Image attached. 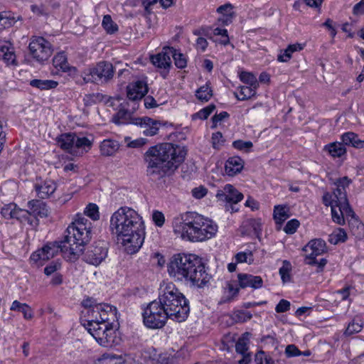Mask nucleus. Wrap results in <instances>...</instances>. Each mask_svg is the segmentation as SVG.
Segmentation results:
<instances>
[{
	"label": "nucleus",
	"instance_id": "obj_1",
	"mask_svg": "<svg viewBox=\"0 0 364 364\" xmlns=\"http://www.w3.org/2000/svg\"><path fill=\"white\" fill-rule=\"evenodd\" d=\"M110 228L128 254H134L143 245L145 232L141 217L134 209L121 207L110 219Z\"/></svg>",
	"mask_w": 364,
	"mask_h": 364
},
{
	"label": "nucleus",
	"instance_id": "obj_2",
	"mask_svg": "<svg viewBox=\"0 0 364 364\" xmlns=\"http://www.w3.org/2000/svg\"><path fill=\"white\" fill-rule=\"evenodd\" d=\"M186 154L183 147L171 143L150 147L144 156L147 176L152 181H158L169 175L183 161Z\"/></svg>",
	"mask_w": 364,
	"mask_h": 364
},
{
	"label": "nucleus",
	"instance_id": "obj_3",
	"mask_svg": "<svg viewBox=\"0 0 364 364\" xmlns=\"http://www.w3.org/2000/svg\"><path fill=\"white\" fill-rule=\"evenodd\" d=\"M168 272L176 279L189 282L199 288L205 287L211 279L201 259L193 254L174 255L168 264Z\"/></svg>",
	"mask_w": 364,
	"mask_h": 364
},
{
	"label": "nucleus",
	"instance_id": "obj_4",
	"mask_svg": "<svg viewBox=\"0 0 364 364\" xmlns=\"http://www.w3.org/2000/svg\"><path fill=\"white\" fill-rule=\"evenodd\" d=\"M173 231L183 240L202 242L213 237L218 225L211 220L194 212H187L174 219Z\"/></svg>",
	"mask_w": 364,
	"mask_h": 364
},
{
	"label": "nucleus",
	"instance_id": "obj_5",
	"mask_svg": "<svg viewBox=\"0 0 364 364\" xmlns=\"http://www.w3.org/2000/svg\"><path fill=\"white\" fill-rule=\"evenodd\" d=\"M352 181L347 176L336 179L333 184L336 188L332 193H326L323 196L325 205L331 208V217L334 223L338 225L345 223V217L348 220L350 216H355V213L350 207L348 198L346 188Z\"/></svg>",
	"mask_w": 364,
	"mask_h": 364
},
{
	"label": "nucleus",
	"instance_id": "obj_6",
	"mask_svg": "<svg viewBox=\"0 0 364 364\" xmlns=\"http://www.w3.org/2000/svg\"><path fill=\"white\" fill-rule=\"evenodd\" d=\"M158 299L168 314L169 318L177 322L187 318L190 311L188 301L173 283L161 284Z\"/></svg>",
	"mask_w": 364,
	"mask_h": 364
},
{
	"label": "nucleus",
	"instance_id": "obj_7",
	"mask_svg": "<svg viewBox=\"0 0 364 364\" xmlns=\"http://www.w3.org/2000/svg\"><path fill=\"white\" fill-rule=\"evenodd\" d=\"M66 241L72 242L75 255L82 253L83 247L91 239V223L82 215L77 214L75 220L65 230Z\"/></svg>",
	"mask_w": 364,
	"mask_h": 364
},
{
	"label": "nucleus",
	"instance_id": "obj_8",
	"mask_svg": "<svg viewBox=\"0 0 364 364\" xmlns=\"http://www.w3.org/2000/svg\"><path fill=\"white\" fill-rule=\"evenodd\" d=\"M72 242L66 241V237L60 242H55L53 243H48L44 245L41 249L36 250L31 255V260L34 263H39L42 265L41 261H47L54 257L59 252H62L65 255L68 254L67 256L70 260L76 259L80 255H75L72 251L71 247H73Z\"/></svg>",
	"mask_w": 364,
	"mask_h": 364
},
{
	"label": "nucleus",
	"instance_id": "obj_9",
	"mask_svg": "<svg viewBox=\"0 0 364 364\" xmlns=\"http://www.w3.org/2000/svg\"><path fill=\"white\" fill-rule=\"evenodd\" d=\"M61 149L73 155H82L87 152L92 146V139L86 136H78L75 133H65L57 137Z\"/></svg>",
	"mask_w": 364,
	"mask_h": 364
},
{
	"label": "nucleus",
	"instance_id": "obj_10",
	"mask_svg": "<svg viewBox=\"0 0 364 364\" xmlns=\"http://www.w3.org/2000/svg\"><path fill=\"white\" fill-rule=\"evenodd\" d=\"M169 318L164 306L158 300L150 302L143 313L144 325L150 328H162Z\"/></svg>",
	"mask_w": 364,
	"mask_h": 364
},
{
	"label": "nucleus",
	"instance_id": "obj_11",
	"mask_svg": "<svg viewBox=\"0 0 364 364\" xmlns=\"http://www.w3.org/2000/svg\"><path fill=\"white\" fill-rule=\"evenodd\" d=\"M114 73V68L111 63L101 61L84 72L83 80L85 82L107 83L112 79Z\"/></svg>",
	"mask_w": 364,
	"mask_h": 364
},
{
	"label": "nucleus",
	"instance_id": "obj_12",
	"mask_svg": "<svg viewBox=\"0 0 364 364\" xmlns=\"http://www.w3.org/2000/svg\"><path fill=\"white\" fill-rule=\"evenodd\" d=\"M303 251L305 252V262L309 265H316L317 272L322 271L327 260L324 258L318 260L316 257L327 252L326 242L321 239L311 240L304 247Z\"/></svg>",
	"mask_w": 364,
	"mask_h": 364
},
{
	"label": "nucleus",
	"instance_id": "obj_13",
	"mask_svg": "<svg viewBox=\"0 0 364 364\" xmlns=\"http://www.w3.org/2000/svg\"><path fill=\"white\" fill-rule=\"evenodd\" d=\"M86 328L100 346L111 348L116 343V333L111 323H94L92 328Z\"/></svg>",
	"mask_w": 364,
	"mask_h": 364
},
{
	"label": "nucleus",
	"instance_id": "obj_14",
	"mask_svg": "<svg viewBox=\"0 0 364 364\" xmlns=\"http://www.w3.org/2000/svg\"><path fill=\"white\" fill-rule=\"evenodd\" d=\"M28 48L32 57L38 62L47 60L53 53L50 43L43 37L33 38Z\"/></svg>",
	"mask_w": 364,
	"mask_h": 364
},
{
	"label": "nucleus",
	"instance_id": "obj_15",
	"mask_svg": "<svg viewBox=\"0 0 364 364\" xmlns=\"http://www.w3.org/2000/svg\"><path fill=\"white\" fill-rule=\"evenodd\" d=\"M108 243L99 240L91 245L84 254V260L92 265H99L107 256Z\"/></svg>",
	"mask_w": 364,
	"mask_h": 364
},
{
	"label": "nucleus",
	"instance_id": "obj_16",
	"mask_svg": "<svg viewBox=\"0 0 364 364\" xmlns=\"http://www.w3.org/2000/svg\"><path fill=\"white\" fill-rule=\"evenodd\" d=\"M216 198L221 201H226L230 204H237L242 200L243 195L231 184H226L223 189L217 191Z\"/></svg>",
	"mask_w": 364,
	"mask_h": 364
},
{
	"label": "nucleus",
	"instance_id": "obj_17",
	"mask_svg": "<svg viewBox=\"0 0 364 364\" xmlns=\"http://www.w3.org/2000/svg\"><path fill=\"white\" fill-rule=\"evenodd\" d=\"M171 53L169 51V47L164 48L163 50L151 58L152 63L159 68L164 69L161 73L164 78H166L169 68L171 66Z\"/></svg>",
	"mask_w": 364,
	"mask_h": 364
},
{
	"label": "nucleus",
	"instance_id": "obj_18",
	"mask_svg": "<svg viewBox=\"0 0 364 364\" xmlns=\"http://www.w3.org/2000/svg\"><path fill=\"white\" fill-rule=\"evenodd\" d=\"M148 92V86L142 80H137L129 83L127 86V97L132 101L141 100Z\"/></svg>",
	"mask_w": 364,
	"mask_h": 364
},
{
	"label": "nucleus",
	"instance_id": "obj_19",
	"mask_svg": "<svg viewBox=\"0 0 364 364\" xmlns=\"http://www.w3.org/2000/svg\"><path fill=\"white\" fill-rule=\"evenodd\" d=\"M239 286L242 289L252 288L259 289L263 285V280L260 276H255L250 274L240 273L237 274Z\"/></svg>",
	"mask_w": 364,
	"mask_h": 364
},
{
	"label": "nucleus",
	"instance_id": "obj_20",
	"mask_svg": "<svg viewBox=\"0 0 364 364\" xmlns=\"http://www.w3.org/2000/svg\"><path fill=\"white\" fill-rule=\"evenodd\" d=\"M35 191L38 197L42 199L50 197L56 190V183L51 180H46L35 184Z\"/></svg>",
	"mask_w": 364,
	"mask_h": 364
},
{
	"label": "nucleus",
	"instance_id": "obj_21",
	"mask_svg": "<svg viewBox=\"0 0 364 364\" xmlns=\"http://www.w3.org/2000/svg\"><path fill=\"white\" fill-rule=\"evenodd\" d=\"M291 216L290 208L287 205H277L274 208L273 218L277 230H280L284 222Z\"/></svg>",
	"mask_w": 364,
	"mask_h": 364
},
{
	"label": "nucleus",
	"instance_id": "obj_22",
	"mask_svg": "<svg viewBox=\"0 0 364 364\" xmlns=\"http://www.w3.org/2000/svg\"><path fill=\"white\" fill-rule=\"evenodd\" d=\"M28 213L34 217L45 218L48 216V210L42 200H31L28 203Z\"/></svg>",
	"mask_w": 364,
	"mask_h": 364
},
{
	"label": "nucleus",
	"instance_id": "obj_23",
	"mask_svg": "<svg viewBox=\"0 0 364 364\" xmlns=\"http://www.w3.org/2000/svg\"><path fill=\"white\" fill-rule=\"evenodd\" d=\"M134 124H139L144 127L143 133L146 136H154L159 131L158 122L149 117L136 118Z\"/></svg>",
	"mask_w": 364,
	"mask_h": 364
},
{
	"label": "nucleus",
	"instance_id": "obj_24",
	"mask_svg": "<svg viewBox=\"0 0 364 364\" xmlns=\"http://www.w3.org/2000/svg\"><path fill=\"white\" fill-rule=\"evenodd\" d=\"M244 167V162L239 156L230 157L225 162V171L230 176H233L241 172Z\"/></svg>",
	"mask_w": 364,
	"mask_h": 364
},
{
	"label": "nucleus",
	"instance_id": "obj_25",
	"mask_svg": "<svg viewBox=\"0 0 364 364\" xmlns=\"http://www.w3.org/2000/svg\"><path fill=\"white\" fill-rule=\"evenodd\" d=\"M323 151L333 158H341L346 154V149L341 141L329 143L324 146Z\"/></svg>",
	"mask_w": 364,
	"mask_h": 364
},
{
	"label": "nucleus",
	"instance_id": "obj_26",
	"mask_svg": "<svg viewBox=\"0 0 364 364\" xmlns=\"http://www.w3.org/2000/svg\"><path fill=\"white\" fill-rule=\"evenodd\" d=\"M0 58H2L7 65L16 64L14 48L9 42H4L0 44Z\"/></svg>",
	"mask_w": 364,
	"mask_h": 364
},
{
	"label": "nucleus",
	"instance_id": "obj_27",
	"mask_svg": "<svg viewBox=\"0 0 364 364\" xmlns=\"http://www.w3.org/2000/svg\"><path fill=\"white\" fill-rule=\"evenodd\" d=\"M136 118L132 117V113L129 110L121 108L112 117V122L117 124H134Z\"/></svg>",
	"mask_w": 364,
	"mask_h": 364
},
{
	"label": "nucleus",
	"instance_id": "obj_28",
	"mask_svg": "<svg viewBox=\"0 0 364 364\" xmlns=\"http://www.w3.org/2000/svg\"><path fill=\"white\" fill-rule=\"evenodd\" d=\"M341 139L346 146H351L356 149L364 148V140L359 139L358 136L354 132H346L341 135Z\"/></svg>",
	"mask_w": 364,
	"mask_h": 364
},
{
	"label": "nucleus",
	"instance_id": "obj_29",
	"mask_svg": "<svg viewBox=\"0 0 364 364\" xmlns=\"http://www.w3.org/2000/svg\"><path fill=\"white\" fill-rule=\"evenodd\" d=\"M119 144L117 141L113 139H105L100 146L102 155L110 156L114 155L119 149Z\"/></svg>",
	"mask_w": 364,
	"mask_h": 364
},
{
	"label": "nucleus",
	"instance_id": "obj_30",
	"mask_svg": "<svg viewBox=\"0 0 364 364\" xmlns=\"http://www.w3.org/2000/svg\"><path fill=\"white\" fill-rule=\"evenodd\" d=\"M53 64L57 69L63 72L76 71V68L70 67L67 60L65 53L61 52L55 55L53 59Z\"/></svg>",
	"mask_w": 364,
	"mask_h": 364
},
{
	"label": "nucleus",
	"instance_id": "obj_31",
	"mask_svg": "<svg viewBox=\"0 0 364 364\" xmlns=\"http://www.w3.org/2000/svg\"><path fill=\"white\" fill-rule=\"evenodd\" d=\"M348 218V224L351 233L355 236V237L361 239L364 237V225L359 220V219L355 216H350Z\"/></svg>",
	"mask_w": 364,
	"mask_h": 364
},
{
	"label": "nucleus",
	"instance_id": "obj_32",
	"mask_svg": "<svg viewBox=\"0 0 364 364\" xmlns=\"http://www.w3.org/2000/svg\"><path fill=\"white\" fill-rule=\"evenodd\" d=\"M10 309L14 311L21 312L25 319L29 320L33 317L31 308L26 303H21L17 300L13 301Z\"/></svg>",
	"mask_w": 364,
	"mask_h": 364
},
{
	"label": "nucleus",
	"instance_id": "obj_33",
	"mask_svg": "<svg viewBox=\"0 0 364 364\" xmlns=\"http://www.w3.org/2000/svg\"><path fill=\"white\" fill-rule=\"evenodd\" d=\"M29 85L41 90H48L55 89L58 85V82L52 80L33 79L29 82Z\"/></svg>",
	"mask_w": 364,
	"mask_h": 364
},
{
	"label": "nucleus",
	"instance_id": "obj_34",
	"mask_svg": "<svg viewBox=\"0 0 364 364\" xmlns=\"http://www.w3.org/2000/svg\"><path fill=\"white\" fill-rule=\"evenodd\" d=\"M100 311H102L101 304H95L92 309H87V323L85 324L86 327H92L94 323L101 324L99 318Z\"/></svg>",
	"mask_w": 364,
	"mask_h": 364
},
{
	"label": "nucleus",
	"instance_id": "obj_35",
	"mask_svg": "<svg viewBox=\"0 0 364 364\" xmlns=\"http://www.w3.org/2000/svg\"><path fill=\"white\" fill-rule=\"evenodd\" d=\"M102 311H100L99 316L100 323H110L109 322L110 317H114L116 315L117 309L115 307L106 304H101Z\"/></svg>",
	"mask_w": 364,
	"mask_h": 364
},
{
	"label": "nucleus",
	"instance_id": "obj_36",
	"mask_svg": "<svg viewBox=\"0 0 364 364\" xmlns=\"http://www.w3.org/2000/svg\"><path fill=\"white\" fill-rule=\"evenodd\" d=\"M347 240V234L343 228H338L328 237V242L333 245L344 242Z\"/></svg>",
	"mask_w": 364,
	"mask_h": 364
},
{
	"label": "nucleus",
	"instance_id": "obj_37",
	"mask_svg": "<svg viewBox=\"0 0 364 364\" xmlns=\"http://www.w3.org/2000/svg\"><path fill=\"white\" fill-rule=\"evenodd\" d=\"M169 51L171 53V56L173 57L176 66L178 68L183 69L187 65V60L184 55L173 48H169Z\"/></svg>",
	"mask_w": 364,
	"mask_h": 364
},
{
	"label": "nucleus",
	"instance_id": "obj_38",
	"mask_svg": "<svg viewBox=\"0 0 364 364\" xmlns=\"http://www.w3.org/2000/svg\"><path fill=\"white\" fill-rule=\"evenodd\" d=\"M196 96L201 102H208L213 96V91L209 85L205 84L196 90Z\"/></svg>",
	"mask_w": 364,
	"mask_h": 364
},
{
	"label": "nucleus",
	"instance_id": "obj_39",
	"mask_svg": "<svg viewBox=\"0 0 364 364\" xmlns=\"http://www.w3.org/2000/svg\"><path fill=\"white\" fill-rule=\"evenodd\" d=\"M102 26L108 34H113L118 31V26L112 21L110 15L104 16Z\"/></svg>",
	"mask_w": 364,
	"mask_h": 364
},
{
	"label": "nucleus",
	"instance_id": "obj_40",
	"mask_svg": "<svg viewBox=\"0 0 364 364\" xmlns=\"http://www.w3.org/2000/svg\"><path fill=\"white\" fill-rule=\"evenodd\" d=\"M240 95H237L236 97L239 100H245L251 98L256 95V90L257 88H253V85H244L241 86Z\"/></svg>",
	"mask_w": 364,
	"mask_h": 364
},
{
	"label": "nucleus",
	"instance_id": "obj_41",
	"mask_svg": "<svg viewBox=\"0 0 364 364\" xmlns=\"http://www.w3.org/2000/svg\"><path fill=\"white\" fill-rule=\"evenodd\" d=\"M151 360L153 364H171L173 358L167 353H158L156 351H154L151 356Z\"/></svg>",
	"mask_w": 364,
	"mask_h": 364
},
{
	"label": "nucleus",
	"instance_id": "obj_42",
	"mask_svg": "<svg viewBox=\"0 0 364 364\" xmlns=\"http://www.w3.org/2000/svg\"><path fill=\"white\" fill-rule=\"evenodd\" d=\"M249 333H246L242 335L241 338L238 339L235 344V350L240 354H245L248 350V341H249Z\"/></svg>",
	"mask_w": 364,
	"mask_h": 364
},
{
	"label": "nucleus",
	"instance_id": "obj_43",
	"mask_svg": "<svg viewBox=\"0 0 364 364\" xmlns=\"http://www.w3.org/2000/svg\"><path fill=\"white\" fill-rule=\"evenodd\" d=\"M363 328V323L360 319L354 318L346 328L344 335L351 336L353 333L360 332Z\"/></svg>",
	"mask_w": 364,
	"mask_h": 364
},
{
	"label": "nucleus",
	"instance_id": "obj_44",
	"mask_svg": "<svg viewBox=\"0 0 364 364\" xmlns=\"http://www.w3.org/2000/svg\"><path fill=\"white\" fill-rule=\"evenodd\" d=\"M256 364H274V360L264 350H259L255 355Z\"/></svg>",
	"mask_w": 364,
	"mask_h": 364
},
{
	"label": "nucleus",
	"instance_id": "obj_45",
	"mask_svg": "<svg viewBox=\"0 0 364 364\" xmlns=\"http://www.w3.org/2000/svg\"><path fill=\"white\" fill-rule=\"evenodd\" d=\"M240 78L244 83L251 86L253 85V88H257L259 86L256 77L251 73L241 72Z\"/></svg>",
	"mask_w": 364,
	"mask_h": 364
},
{
	"label": "nucleus",
	"instance_id": "obj_46",
	"mask_svg": "<svg viewBox=\"0 0 364 364\" xmlns=\"http://www.w3.org/2000/svg\"><path fill=\"white\" fill-rule=\"evenodd\" d=\"M296 51V44L289 45L287 48L281 50V53L277 56V60L279 62H287L292 56V54Z\"/></svg>",
	"mask_w": 364,
	"mask_h": 364
},
{
	"label": "nucleus",
	"instance_id": "obj_47",
	"mask_svg": "<svg viewBox=\"0 0 364 364\" xmlns=\"http://www.w3.org/2000/svg\"><path fill=\"white\" fill-rule=\"evenodd\" d=\"M291 269V264L287 260L283 261L282 267L279 269V274L284 283L290 281V271Z\"/></svg>",
	"mask_w": 364,
	"mask_h": 364
},
{
	"label": "nucleus",
	"instance_id": "obj_48",
	"mask_svg": "<svg viewBox=\"0 0 364 364\" xmlns=\"http://www.w3.org/2000/svg\"><path fill=\"white\" fill-rule=\"evenodd\" d=\"M85 214L93 220H97L100 218L98 206L95 203H90L85 210Z\"/></svg>",
	"mask_w": 364,
	"mask_h": 364
},
{
	"label": "nucleus",
	"instance_id": "obj_49",
	"mask_svg": "<svg viewBox=\"0 0 364 364\" xmlns=\"http://www.w3.org/2000/svg\"><path fill=\"white\" fill-rule=\"evenodd\" d=\"M232 146L237 150L249 152L253 144L250 141L236 140L232 142Z\"/></svg>",
	"mask_w": 364,
	"mask_h": 364
},
{
	"label": "nucleus",
	"instance_id": "obj_50",
	"mask_svg": "<svg viewBox=\"0 0 364 364\" xmlns=\"http://www.w3.org/2000/svg\"><path fill=\"white\" fill-rule=\"evenodd\" d=\"M15 22V19L11 16L10 13H0V26L6 28L11 26Z\"/></svg>",
	"mask_w": 364,
	"mask_h": 364
},
{
	"label": "nucleus",
	"instance_id": "obj_51",
	"mask_svg": "<svg viewBox=\"0 0 364 364\" xmlns=\"http://www.w3.org/2000/svg\"><path fill=\"white\" fill-rule=\"evenodd\" d=\"M211 139L213 147L215 149H220L225 142L222 133L220 132L213 133Z\"/></svg>",
	"mask_w": 364,
	"mask_h": 364
},
{
	"label": "nucleus",
	"instance_id": "obj_52",
	"mask_svg": "<svg viewBox=\"0 0 364 364\" xmlns=\"http://www.w3.org/2000/svg\"><path fill=\"white\" fill-rule=\"evenodd\" d=\"M215 109V106L214 105H210L206 107L200 109L195 115L200 119H206Z\"/></svg>",
	"mask_w": 364,
	"mask_h": 364
},
{
	"label": "nucleus",
	"instance_id": "obj_53",
	"mask_svg": "<svg viewBox=\"0 0 364 364\" xmlns=\"http://www.w3.org/2000/svg\"><path fill=\"white\" fill-rule=\"evenodd\" d=\"M129 137H125L124 140L127 142V146L130 148H139L147 143L146 139L139 138L133 141H129Z\"/></svg>",
	"mask_w": 364,
	"mask_h": 364
},
{
	"label": "nucleus",
	"instance_id": "obj_54",
	"mask_svg": "<svg viewBox=\"0 0 364 364\" xmlns=\"http://www.w3.org/2000/svg\"><path fill=\"white\" fill-rule=\"evenodd\" d=\"M118 358L114 355L104 354L97 360L96 364H117Z\"/></svg>",
	"mask_w": 364,
	"mask_h": 364
},
{
	"label": "nucleus",
	"instance_id": "obj_55",
	"mask_svg": "<svg viewBox=\"0 0 364 364\" xmlns=\"http://www.w3.org/2000/svg\"><path fill=\"white\" fill-rule=\"evenodd\" d=\"M15 208V204L10 203L9 205H5L2 208L1 213L2 216L6 219H12L14 217V210Z\"/></svg>",
	"mask_w": 364,
	"mask_h": 364
},
{
	"label": "nucleus",
	"instance_id": "obj_56",
	"mask_svg": "<svg viewBox=\"0 0 364 364\" xmlns=\"http://www.w3.org/2000/svg\"><path fill=\"white\" fill-rule=\"evenodd\" d=\"M152 220L158 227H162L165 222L164 215L159 210H154L152 213Z\"/></svg>",
	"mask_w": 364,
	"mask_h": 364
},
{
	"label": "nucleus",
	"instance_id": "obj_57",
	"mask_svg": "<svg viewBox=\"0 0 364 364\" xmlns=\"http://www.w3.org/2000/svg\"><path fill=\"white\" fill-rule=\"evenodd\" d=\"M61 267V264L58 262H52L50 264L46 266L44 268V273L47 276H50L52 274L55 273L56 271L60 269Z\"/></svg>",
	"mask_w": 364,
	"mask_h": 364
},
{
	"label": "nucleus",
	"instance_id": "obj_58",
	"mask_svg": "<svg viewBox=\"0 0 364 364\" xmlns=\"http://www.w3.org/2000/svg\"><path fill=\"white\" fill-rule=\"evenodd\" d=\"M290 309V302L285 299H282L275 307V311L277 313H284L289 311Z\"/></svg>",
	"mask_w": 364,
	"mask_h": 364
},
{
	"label": "nucleus",
	"instance_id": "obj_59",
	"mask_svg": "<svg viewBox=\"0 0 364 364\" xmlns=\"http://www.w3.org/2000/svg\"><path fill=\"white\" fill-rule=\"evenodd\" d=\"M207 189L203 186H199L192 190V195L197 199L203 198L207 194Z\"/></svg>",
	"mask_w": 364,
	"mask_h": 364
},
{
	"label": "nucleus",
	"instance_id": "obj_60",
	"mask_svg": "<svg viewBox=\"0 0 364 364\" xmlns=\"http://www.w3.org/2000/svg\"><path fill=\"white\" fill-rule=\"evenodd\" d=\"M14 217L13 218H16L20 221H22L23 218H26V215H28V210H23L21 208H16V205L15 204V208L14 210Z\"/></svg>",
	"mask_w": 364,
	"mask_h": 364
},
{
	"label": "nucleus",
	"instance_id": "obj_61",
	"mask_svg": "<svg viewBox=\"0 0 364 364\" xmlns=\"http://www.w3.org/2000/svg\"><path fill=\"white\" fill-rule=\"evenodd\" d=\"M31 11L38 16H46L48 14L47 10L43 5H32L31 6Z\"/></svg>",
	"mask_w": 364,
	"mask_h": 364
},
{
	"label": "nucleus",
	"instance_id": "obj_62",
	"mask_svg": "<svg viewBox=\"0 0 364 364\" xmlns=\"http://www.w3.org/2000/svg\"><path fill=\"white\" fill-rule=\"evenodd\" d=\"M229 114L227 112H222L218 114H215L212 118L213 126V127H215L217 126V123L223 121V119L229 117Z\"/></svg>",
	"mask_w": 364,
	"mask_h": 364
},
{
	"label": "nucleus",
	"instance_id": "obj_63",
	"mask_svg": "<svg viewBox=\"0 0 364 364\" xmlns=\"http://www.w3.org/2000/svg\"><path fill=\"white\" fill-rule=\"evenodd\" d=\"M284 231L287 234H293L296 232V219H291L284 228Z\"/></svg>",
	"mask_w": 364,
	"mask_h": 364
},
{
	"label": "nucleus",
	"instance_id": "obj_64",
	"mask_svg": "<svg viewBox=\"0 0 364 364\" xmlns=\"http://www.w3.org/2000/svg\"><path fill=\"white\" fill-rule=\"evenodd\" d=\"M353 13L355 15L364 14V0H361L353 6Z\"/></svg>",
	"mask_w": 364,
	"mask_h": 364
}]
</instances>
